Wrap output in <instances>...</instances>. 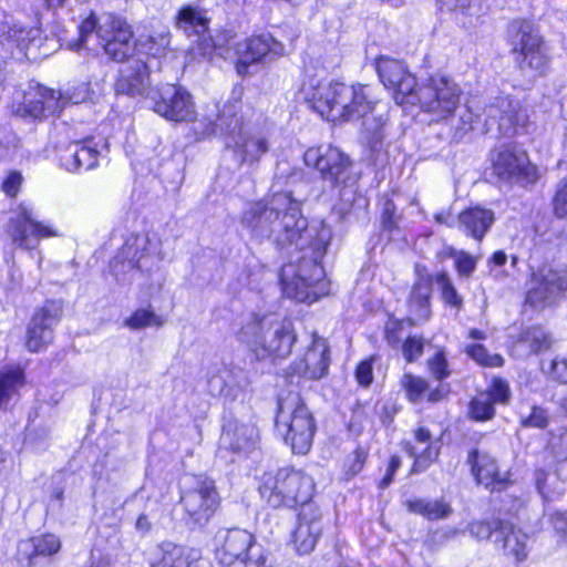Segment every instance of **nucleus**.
Listing matches in <instances>:
<instances>
[{"instance_id":"nucleus-28","label":"nucleus","mask_w":567,"mask_h":567,"mask_svg":"<svg viewBox=\"0 0 567 567\" xmlns=\"http://www.w3.org/2000/svg\"><path fill=\"white\" fill-rule=\"evenodd\" d=\"M37 32L13 17H6L2 21V51L8 52L11 59L22 60L25 56V49Z\"/></svg>"},{"instance_id":"nucleus-22","label":"nucleus","mask_w":567,"mask_h":567,"mask_svg":"<svg viewBox=\"0 0 567 567\" xmlns=\"http://www.w3.org/2000/svg\"><path fill=\"white\" fill-rule=\"evenodd\" d=\"M133 51L121 60L126 61V64L120 69V76L115 83V92L117 94H126L130 96H145L152 89L148 86V65L141 59L133 55Z\"/></svg>"},{"instance_id":"nucleus-64","label":"nucleus","mask_w":567,"mask_h":567,"mask_svg":"<svg viewBox=\"0 0 567 567\" xmlns=\"http://www.w3.org/2000/svg\"><path fill=\"white\" fill-rule=\"evenodd\" d=\"M442 7L450 11L463 12L465 9L472 8L473 0H437Z\"/></svg>"},{"instance_id":"nucleus-60","label":"nucleus","mask_w":567,"mask_h":567,"mask_svg":"<svg viewBox=\"0 0 567 567\" xmlns=\"http://www.w3.org/2000/svg\"><path fill=\"white\" fill-rule=\"evenodd\" d=\"M550 373L555 380L567 384V357L554 359L550 363Z\"/></svg>"},{"instance_id":"nucleus-44","label":"nucleus","mask_w":567,"mask_h":567,"mask_svg":"<svg viewBox=\"0 0 567 567\" xmlns=\"http://www.w3.org/2000/svg\"><path fill=\"white\" fill-rule=\"evenodd\" d=\"M163 320L153 311L147 309H137L130 318L124 321V326L132 330H140L151 326H162Z\"/></svg>"},{"instance_id":"nucleus-59","label":"nucleus","mask_w":567,"mask_h":567,"mask_svg":"<svg viewBox=\"0 0 567 567\" xmlns=\"http://www.w3.org/2000/svg\"><path fill=\"white\" fill-rule=\"evenodd\" d=\"M355 379L362 386H368L373 380V368L371 360H364L359 363L355 370Z\"/></svg>"},{"instance_id":"nucleus-42","label":"nucleus","mask_w":567,"mask_h":567,"mask_svg":"<svg viewBox=\"0 0 567 567\" xmlns=\"http://www.w3.org/2000/svg\"><path fill=\"white\" fill-rule=\"evenodd\" d=\"M466 353L482 367L498 368L504 364V358L501 354L488 353L482 344H472L466 348Z\"/></svg>"},{"instance_id":"nucleus-36","label":"nucleus","mask_w":567,"mask_h":567,"mask_svg":"<svg viewBox=\"0 0 567 567\" xmlns=\"http://www.w3.org/2000/svg\"><path fill=\"white\" fill-rule=\"evenodd\" d=\"M209 22L207 10L198 6H185L178 11L175 24L187 37H197L208 31Z\"/></svg>"},{"instance_id":"nucleus-53","label":"nucleus","mask_w":567,"mask_h":567,"mask_svg":"<svg viewBox=\"0 0 567 567\" xmlns=\"http://www.w3.org/2000/svg\"><path fill=\"white\" fill-rule=\"evenodd\" d=\"M484 394H488L491 398V401L495 403H506L509 398V388L508 384L501 380V379H494L489 389Z\"/></svg>"},{"instance_id":"nucleus-38","label":"nucleus","mask_w":567,"mask_h":567,"mask_svg":"<svg viewBox=\"0 0 567 567\" xmlns=\"http://www.w3.org/2000/svg\"><path fill=\"white\" fill-rule=\"evenodd\" d=\"M467 462L478 484L485 487H495L503 483L497 471L496 462L489 455L473 450L468 454Z\"/></svg>"},{"instance_id":"nucleus-51","label":"nucleus","mask_w":567,"mask_h":567,"mask_svg":"<svg viewBox=\"0 0 567 567\" xmlns=\"http://www.w3.org/2000/svg\"><path fill=\"white\" fill-rule=\"evenodd\" d=\"M240 565V567H272L270 556L259 545L251 548V551L241 560Z\"/></svg>"},{"instance_id":"nucleus-10","label":"nucleus","mask_w":567,"mask_h":567,"mask_svg":"<svg viewBox=\"0 0 567 567\" xmlns=\"http://www.w3.org/2000/svg\"><path fill=\"white\" fill-rule=\"evenodd\" d=\"M7 234L16 247L27 250L35 249L43 238L61 236L53 224L37 220L32 205L25 202L9 210Z\"/></svg>"},{"instance_id":"nucleus-47","label":"nucleus","mask_w":567,"mask_h":567,"mask_svg":"<svg viewBox=\"0 0 567 567\" xmlns=\"http://www.w3.org/2000/svg\"><path fill=\"white\" fill-rule=\"evenodd\" d=\"M524 342L528 344L530 351L538 352L550 346V337L539 327L528 329L524 333Z\"/></svg>"},{"instance_id":"nucleus-1","label":"nucleus","mask_w":567,"mask_h":567,"mask_svg":"<svg viewBox=\"0 0 567 567\" xmlns=\"http://www.w3.org/2000/svg\"><path fill=\"white\" fill-rule=\"evenodd\" d=\"M302 172L287 163L277 165L270 195L246 205L240 223L251 237L272 239L279 246H295L301 252L281 268L284 293L299 302L312 303L328 295L329 285L321 260L332 238L323 220L308 224L301 213Z\"/></svg>"},{"instance_id":"nucleus-3","label":"nucleus","mask_w":567,"mask_h":567,"mask_svg":"<svg viewBox=\"0 0 567 567\" xmlns=\"http://www.w3.org/2000/svg\"><path fill=\"white\" fill-rule=\"evenodd\" d=\"M462 89L446 75H433L417 87L414 104L436 121H451V126L457 132L465 133L472 130L475 114L471 107H461Z\"/></svg>"},{"instance_id":"nucleus-14","label":"nucleus","mask_w":567,"mask_h":567,"mask_svg":"<svg viewBox=\"0 0 567 567\" xmlns=\"http://www.w3.org/2000/svg\"><path fill=\"white\" fill-rule=\"evenodd\" d=\"M493 174L502 183L527 186L538 179L537 167L533 165L526 152L503 146L495 151L492 157Z\"/></svg>"},{"instance_id":"nucleus-25","label":"nucleus","mask_w":567,"mask_h":567,"mask_svg":"<svg viewBox=\"0 0 567 567\" xmlns=\"http://www.w3.org/2000/svg\"><path fill=\"white\" fill-rule=\"evenodd\" d=\"M330 364L329 347L326 339L313 333L312 342L305 357L291 367L292 373L307 379H321L328 371Z\"/></svg>"},{"instance_id":"nucleus-63","label":"nucleus","mask_w":567,"mask_h":567,"mask_svg":"<svg viewBox=\"0 0 567 567\" xmlns=\"http://www.w3.org/2000/svg\"><path fill=\"white\" fill-rule=\"evenodd\" d=\"M550 522L554 526V529L565 537L567 535V513L566 512H555L550 515Z\"/></svg>"},{"instance_id":"nucleus-17","label":"nucleus","mask_w":567,"mask_h":567,"mask_svg":"<svg viewBox=\"0 0 567 567\" xmlns=\"http://www.w3.org/2000/svg\"><path fill=\"white\" fill-rule=\"evenodd\" d=\"M526 303L544 309L556 303L567 291V269H542L534 274Z\"/></svg>"},{"instance_id":"nucleus-30","label":"nucleus","mask_w":567,"mask_h":567,"mask_svg":"<svg viewBox=\"0 0 567 567\" xmlns=\"http://www.w3.org/2000/svg\"><path fill=\"white\" fill-rule=\"evenodd\" d=\"M100 153L93 140L71 144L60 156L61 166L70 173L93 169L99 162Z\"/></svg>"},{"instance_id":"nucleus-61","label":"nucleus","mask_w":567,"mask_h":567,"mask_svg":"<svg viewBox=\"0 0 567 567\" xmlns=\"http://www.w3.org/2000/svg\"><path fill=\"white\" fill-rule=\"evenodd\" d=\"M402 324L391 321L385 327V340L391 347H398L401 340Z\"/></svg>"},{"instance_id":"nucleus-7","label":"nucleus","mask_w":567,"mask_h":567,"mask_svg":"<svg viewBox=\"0 0 567 567\" xmlns=\"http://www.w3.org/2000/svg\"><path fill=\"white\" fill-rule=\"evenodd\" d=\"M260 497L271 507L308 504L315 492L313 480L301 471L280 468L265 473L259 485Z\"/></svg>"},{"instance_id":"nucleus-27","label":"nucleus","mask_w":567,"mask_h":567,"mask_svg":"<svg viewBox=\"0 0 567 567\" xmlns=\"http://www.w3.org/2000/svg\"><path fill=\"white\" fill-rule=\"evenodd\" d=\"M257 437L258 431L254 424L227 417L224 422L219 445L221 449L233 452H248L255 447Z\"/></svg>"},{"instance_id":"nucleus-31","label":"nucleus","mask_w":567,"mask_h":567,"mask_svg":"<svg viewBox=\"0 0 567 567\" xmlns=\"http://www.w3.org/2000/svg\"><path fill=\"white\" fill-rule=\"evenodd\" d=\"M151 567H208L204 560L197 559L184 547L173 543H163L154 551Z\"/></svg>"},{"instance_id":"nucleus-6","label":"nucleus","mask_w":567,"mask_h":567,"mask_svg":"<svg viewBox=\"0 0 567 567\" xmlns=\"http://www.w3.org/2000/svg\"><path fill=\"white\" fill-rule=\"evenodd\" d=\"M76 49L87 48L89 40L95 35L104 52L114 61H121L134 49L131 27L120 17L104 14L97 18L91 13L79 25Z\"/></svg>"},{"instance_id":"nucleus-54","label":"nucleus","mask_w":567,"mask_h":567,"mask_svg":"<svg viewBox=\"0 0 567 567\" xmlns=\"http://www.w3.org/2000/svg\"><path fill=\"white\" fill-rule=\"evenodd\" d=\"M548 422L547 411L540 406H533L530 414L522 420V425L525 427L545 429Z\"/></svg>"},{"instance_id":"nucleus-62","label":"nucleus","mask_w":567,"mask_h":567,"mask_svg":"<svg viewBox=\"0 0 567 567\" xmlns=\"http://www.w3.org/2000/svg\"><path fill=\"white\" fill-rule=\"evenodd\" d=\"M382 224L388 230H391L396 226L395 205L392 200H386L383 205Z\"/></svg>"},{"instance_id":"nucleus-46","label":"nucleus","mask_w":567,"mask_h":567,"mask_svg":"<svg viewBox=\"0 0 567 567\" xmlns=\"http://www.w3.org/2000/svg\"><path fill=\"white\" fill-rule=\"evenodd\" d=\"M427 369L431 375L437 381H443L451 375L449 361L444 351L439 350L433 357L429 358Z\"/></svg>"},{"instance_id":"nucleus-57","label":"nucleus","mask_w":567,"mask_h":567,"mask_svg":"<svg viewBox=\"0 0 567 567\" xmlns=\"http://www.w3.org/2000/svg\"><path fill=\"white\" fill-rule=\"evenodd\" d=\"M554 213L559 218H567V182L558 185L553 199Z\"/></svg>"},{"instance_id":"nucleus-56","label":"nucleus","mask_w":567,"mask_h":567,"mask_svg":"<svg viewBox=\"0 0 567 567\" xmlns=\"http://www.w3.org/2000/svg\"><path fill=\"white\" fill-rule=\"evenodd\" d=\"M90 84L81 83L63 92L65 104H80L89 97Z\"/></svg>"},{"instance_id":"nucleus-52","label":"nucleus","mask_w":567,"mask_h":567,"mask_svg":"<svg viewBox=\"0 0 567 567\" xmlns=\"http://www.w3.org/2000/svg\"><path fill=\"white\" fill-rule=\"evenodd\" d=\"M424 341L420 337H409L403 346L402 352L408 362H413L423 353Z\"/></svg>"},{"instance_id":"nucleus-4","label":"nucleus","mask_w":567,"mask_h":567,"mask_svg":"<svg viewBox=\"0 0 567 567\" xmlns=\"http://www.w3.org/2000/svg\"><path fill=\"white\" fill-rule=\"evenodd\" d=\"M209 134L225 137V144L238 156L241 164H257L269 151L270 130L266 123L260 126L244 122L235 105H225L208 127Z\"/></svg>"},{"instance_id":"nucleus-24","label":"nucleus","mask_w":567,"mask_h":567,"mask_svg":"<svg viewBox=\"0 0 567 567\" xmlns=\"http://www.w3.org/2000/svg\"><path fill=\"white\" fill-rule=\"evenodd\" d=\"M374 101L371 95V89L368 85H343L338 122L353 121L364 117L373 110Z\"/></svg>"},{"instance_id":"nucleus-21","label":"nucleus","mask_w":567,"mask_h":567,"mask_svg":"<svg viewBox=\"0 0 567 567\" xmlns=\"http://www.w3.org/2000/svg\"><path fill=\"white\" fill-rule=\"evenodd\" d=\"M284 53L285 48L282 43L270 34L251 37L238 50L236 70L239 75L245 76L249 73L248 68L250 65L261 62L267 58L281 56Z\"/></svg>"},{"instance_id":"nucleus-16","label":"nucleus","mask_w":567,"mask_h":567,"mask_svg":"<svg viewBox=\"0 0 567 567\" xmlns=\"http://www.w3.org/2000/svg\"><path fill=\"white\" fill-rule=\"evenodd\" d=\"M343 85V82L310 78L302 84L301 94L303 100L321 117L338 122L340 113L336 111L340 106Z\"/></svg>"},{"instance_id":"nucleus-37","label":"nucleus","mask_w":567,"mask_h":567,"mask_svg":"<svg viewBox=\"0 0 567 567\" xmlns=\"http://www.w3.org/2000/svg\"><path fill=\"white\" fill-rule=\"evenodd\" d=\"M60 548L61 542L53 534L35 536L19 544L20 554L29 560L30 565H35L38 557H48L56 554Z\"/></svg>"},{"instance_id":"nucleus-29","label":"nucleus","mask_w":567,"mask_h":567,"mask_svg":"<svg viewBox=\"0 0 567 567\" xmlns=\"http://www.w3.org/2000/svg\"><path fill=\"white\" fill-rule=\"evenodd\" d=\"M405 449L414 458L412 472L419 473L426 470L437 460L441 443L440 440H433L429 430L417 427L414 431V442H406Z\"/></svg>"},{"instance_id":"nucleus-18","label":"nucleus","mask_w":567,"mask_h":567,"mask_svg":"<svg viewBox=\"0 0 567 567\" xmlns=\"http://www.w3.org/2000/svg\"><path fill=\"white\" fill-rule=\"evenodd\" d=\"M377 72L383 85L393 90V97L399 105L414 104L417 91L415 76L398 60L381 56L377 60Z\"/></svg>"},{"instance_id":"nucleus-58","label":"nucleus","mask_w":567,"mask_h":567,"mask_svg":"<svg viewBox=\"0 0 567 567\" xmlns=\"http://www.w3.org/2000/svg\"><path fill=\"white\" fill-rule=\"evenodd\" d=\"M198 40L196 47L192 48L194 54L202 56L203 59H212L213 53L215 51V44L213 39L206 33L202 35H197Z\"/></svg>"},{"instance_id":"nucleus-5","label":"nucleus","mask_w":567,"mask_h":567,"mask_svg":"<svg viewBox=\"0 0 567 567\" xmlns=\"http://www.w3.org/2000/svg\"><path fill=\"white\" fill-rule=\"evenodd\" d=\"M275 429L276 433L291 446L293 453H308L316 424L299 393L289 392L287 395H279Z\"/></svg>"},{"instance_id":"nucleus-35","label":"nucleus","mask_w":567,"mask_h":567,"mask_svg":"<svg viewBox=\"0 0 567 567\" xmlns=\"http://www.w3.org/2000/svg\"><path fill=\"white\" fill-rule=\"evenodd\" d=\"M402 390L405 392V396L412 403L421 402L426 395L427 401L439 402L447 393L444 386H437L434 390L429 391V383L424 378L414 375L412 373H404L400 380Z\"/></svg>"},{"instance_id":"nucleus-40","label":"nucleus","mask_w":567,"mask_h":567,"mask_svg":"<svg viewBox=\"0 0 567 567\" xmlns=\"http://www.w3.org/2000/svg\"><path fill=\"white\" fill-rule=\"evenodd\" d=\"M24 383V370L21 365H10L2 369V408L11 400L17 401L19 390Z\"/></svg>"},{"instance_id":"nucleus-13","label":"nucleus","mask_w":567,"mask_h":567,"mask_svg":"<svg viewBox=\"0 0 567 567\" xmlns=\"http://www.w3.org/2000/svg\"><path fill=\"white\" fill-rule=\"evenodd\" d=\"M513 51L518 53L517 62L520 70H532L544 74L549 65V56L543 38L528 21H516L512 24Z\"/></svg>"},{"instance_id":"nucleus-20","label":"nucleus","mask_w":567,"mask_h":567,"mask_svg":"<svg viewBox=\"0 0 567 567\" xmlns=\"http://www.w3.org/2000/svg\"><path fill=\"white\" fill-rule=\"evenodd\" d=\"M489 120L498 123V131L504 136H515L524 132L528 121L527 110L518 100L499 96L486 107Z\"/></svg>"},{"instance_id":"nucleus-12","label":"nucleus","mask_w":567,"mask_h":567,"mask_svg":"<svg viewBox=\"0 0 567 567\" xmlns=\"http://www.w3.org/2000/svg\"><path fill=\"white\" fill-rule=\"evenodd\" d=\"M303 162L315 168L331 187L348 186L355 181L352 161L338 147H309L303 154Z\"/></svg>"},{"instance_id":"nucleus-15","label":"nucleus","mask_w":567,"mask_h":567,"mask_svg":"<svg viewBox=\"0 0 567 567\" xmlns=\"http://www.w3.org/2000/svg\"><path fill=\"white\" fill-rule=\"evenodd\" d=\"M146 100L154 112L169 121L186 122L195 116L190 94L178 85L166 83L152 87Z\"/></svg>"},{"instance_id":"nucleus-8","label":"nucleus","mask_w":567,"mask_h":567,"mask_svg":"<svg viewBox=\"0 0 567 567\" xmlns=\"http://www.w3.org/2000/svg\"><path fill=\"white\" fill-rule=\"evenodd\" d=\"M2 91L10 95L7 109L20 117L41 118L61 112L65 106L63 92L39 84H28V91L13 84H2Z\"/></svg>"},{"instance_id":"nucleus-43","label":"nucleus","mask_w":567,"mask_h":567,"mask_svg":"<svg viewBox=\"0 0 567 567\" xmlns=\"http://www.w3.org/2000/svg\"><path fill=\"white\" fill-rule=\"evenodd\" d=\"M495 414L494 403L488 394L480 393L470 405V415L476 421L491 420Z\"/></svg>"},{"instance_id":"nucleus-41","label":"nucleus","mask_w":567,"mask_h":567,"mask_svg":"<svg viewBox=\"0 0 567 567\" xmlns=\"http://www.w3.org/2000/svg\"><path fill=\"white\" fill-rule=\"evenodd\" d=\"M435 282L441 290L444 302L451 307L460 309L462 307L463 299L455 289L449 274L446 271L437 272L435 276Z\"/></svg>"},{"instance_id":"nucleus-45","label":"nucleus","mask_w":567,"mask_h":567,"mask_svg":"<svg viewBox=\"0 0 567 567\" xmlns=\"http://www.w3.org/2000/svg\"><path fill=\"white\" fill-rule=\"evenodd\" d=\"M504 522L501 519L478 520L471 523L468 530L473 537L480 540L488 539L492 535H495L496 538Z\"/></svg>"},{"instance_id":"nucleus-33","label":"nucleus","mask_w":567,"mask_h":567,"mask_svg":"<svg viewBox=\"0 0 567 567\" xmlns=\"http://www.w3.org/2000/svg\"><path fill=\"white\" fill-rule=\"evenodd\" d=\"M458 223L466 235L482 240L494 223V213L491 209L472 207L458 215Z\"/></svg>"},{"instance_id":"nucleus-19","label":"nucleus","mask_w":567,"mask_h":567,"mask_svg":"<svg viewBox=\"0 0 567 567\" xmlns=\"http://www.w3.org/2000/svg\"><path fill=\"white\" fill-rule=\"evenodd\" d=\"M61 317V306L56 301H47L38 309L28 326L25 347L31 352L44 350L53 340V327Z\"/></svg>"},{"instance_id":"nucleus-32","label":"nucleus","mask_w":567,"mask_h":567,"mask_svg":"<svg viewBox=\"0 0 567 567\" xmlns=\"http://www.w3.org/2000/svg\"><path fill=\"white\" fill-rule=\"evenodd\" d=\"M529 537L520 528L504 522L499 529V535L495 538L497 547L502 548L504 554L512 556L516 561H523L527 558Z\"/></svg>"},{"instance_id":"nucleus-23","label":"nucleus","mask_w":567,"mask_h":567,"mask_svg":"<svg viewBox=\"0 0 567 567\" xmlns=\"http://www.w3.org/2000/svg\"><path fill=\"white\" fill-rule=\"evenodd\" d=\"M322 532L321 514L317 507L308 503L301 507L298 525L292 535V542L299 554H309Z\"/></svg>"},{"instance_id":"nucleus-2","label":"nucleus","mask_w":567,"mask_h":567,"mask_svg":"<svg viewBox=\"0 0 567 567\" xmlns=\"http://www.w3.org/2000/svg\"><path fill=\"white\" fill-rule=\"evenodd\" d=\"M236 337L258 360L284 359L291 353L296 341L291 322L271 313L245 315L239 321Z\"/></svg>"},{"instance_id":"nucleus-11","label":"nucleus","mask_w":567,"mask_h":567,"mask_svg":"<svg viewBox=\"0 0 567 567\" xmlns=\"http://www.w3.org/2000/svg\"><path fill=\"white\" fill-rule=\"evenodd\" d=\"M181 504L189 524L204 526L215 514L219 505L215 482L204 476L185 477Z\"/></svg>"},{"instance_id":"nucleus-48","label":"nucleus","mask_w":567,"mask_h":567,"mask_svg":"<svg viewBox=\"0 0 567 567\" xmlns=\"http://www.w3.org/2000/svg\"><path fill=\"white\" fill-rule=\"evenodd\" d=\"M507 261V255L503 250L495 251L487 260L488 276L494 280H503L507 277V272L503 270Z\"/></svg>"},{"instance_id":"nucleus-55","label":"nucleus","mask_w":567,"mask_h":567,"mask_svg":"<svg viewBox=\"0 0 567 567\" xmlns=\"http://www.w3.org/2000/svg\"><path fill=\"white\" fill-rule=\"evenodd\" d=\"M23 176L19 171H10L2 181V192L9 197H16L23 184Z\"/></svg>"},{"instance_id":"nucleus-50","label":"nucleus","mask_w":567,"mask_h":567,"mask_svg":"<svg viewBox=\"0 0 567 567\" xmlns=\"http://www.w3.org/2000/svg\"><path fill=\"white\" fill-rule=\"evenodd\" d=\"M369 451L365 447H357L346 461L347 474L354 476L361 472L368 458Z\"/></svg>"},{"instance_id":"nucleus-26","label":"nucleus","mask_w":567,"mask_h":567,"mask_svg":"<svg viewBox=\"0 0 567 567\" xmlns=\"http://www.w3.org/2000/svg\"><path fill=\"white\" fill-rule=\"evenodd\" d=\"M257 547L250 533L244 529H230L225 533L217 557L223 567H240L251 548Z\"/></svg>"},{"instance_id":"nucleus-39","label":"nucleus","mask_w":567,"mask_h":567,"mask_svg":"<svg viewBox=\"0 0 567 567\" xmlns=\"http://www.w3.org/2000/svg\"><path fill=\"white\" fill-rule=\"evenodd\" d=\"M405 504L411 513L422 515L431 520L444 519L453 512L450 503L444 499L415 498L406 501Z\"/></svg>"},{"instance_id":"nucleus-49","label":"nucleus","mask_w":567,"mask_h":567,"mask_svg":"<svg viewBox=\"0 0 567 567\" xmlns=\"http://www.w3.org/2000/svg\"><path fill=\"white\" fill-rule=\"evenodd\" d=\"M476 265L477 258L464 250H460V254L454 260L455 270L461 278L471 277L476 269Z\"/></svg>"},{"instance_id":"nucleus-34","label":"nucleus","mask_w":567,"mask_h":567,"mask_svg":"<svg viewBox=\"0 0 567 567\" xmlns=\"http://www.w3.org/2000/svg\"><path fill=\"white\" fill-rule=\"evenodd\" d=\"M432 292V277L426 271L417 269V280L413 285L409 307L419 320H427L431 315L430 297Z\"/></svg>"},{"instance_id":"nucleus-9","label":"nucleus","mask_w":567,"mask_h":567,"mask_svg":"<svg viewBox=\"0 0 567 567\" xmlns=\"http://www.w3.org/2000/svg\"><path fill=\"white\" fill-rule=\"evenodd\" d=\"M162 243L156 237L148 235H132L111 262V269L115 277L136 269L142 272H151L163 260Z\"/></svg>"}]
</instances>
